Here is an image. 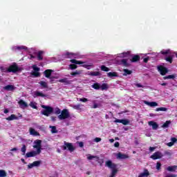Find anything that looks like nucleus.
<instances>
[{
    "mask_svg": "<svg viewBox=\"0 0 177 177\" xmlns=\"http://www.w3.org/2000/svg\"><path fill=\"white\" fill-rule=\"evenodd\" d=\"M105 166L108 167L111 169V176L109 177H115V175L118 173V169H117V165L115 163H113L111 160H107L105 162Z\"/></svg>",
    "mask_w": 177,
    "mask_h": 177,
    "instance_id": "nucleus-1",
    "label": "nucleus"
},
{
    "mask_svg": "<svg viewBox=\"0 0 177 177\" xmlns=\"http://www.w3.org/2000/svg\"><path fill=\"white\" fill-rule=\"evenodd\" d=\"M161 55H169L168 57H166L165 58V60H166V62H168L169 63L171 64L172 62H174V55H171V50L167 49L166 50H161L160 51Z\"/></svg>",
    "mask_w": 177,
    "mask_h": 177,
    "instance_id": "nucleus-2",
    "label": "nucleus"
},
{
    "mask_svg": "<svg viewBox=\"0 0 177 177\" xmlns=\"http://www.w3.org/2000/svg\"><path fill=\"white\" fill-rule=\"evenodd\" d=\"M41 107L44 109V110L41 111V114L46 115V117H49L53 113V108L52 106L42 105Z\"/></svg>",
    "mask_w": 177,
    "mask_h": 177,
    "instance_id": "nucleus-3",
    "label": "nucleus"
},
{
    "mask_svg": "<svg viewBox=\"0 0 177 177\" xmlns=\"http://www.w3.org/2000/svg\"><path fill=\"white\" fill-rule=\"evenodd\" d=\"M62 150H68L71 153H73L75 150V147L73 145L71 142H64V145L62 147Z\"/></svg>",
    "mask_w": 177,
    "mask_h": 177,
    "instance_id": "nucleus-4",
    "label": "nucleus"
},
{
    "mask_svg": "<svg viewBox=\"0 0 177 177\" xmlns=\"http://www.w3.org/2000/svg\"><path fill=\"white\" fill-rule=\"evenodd\" d=\"M58 118L60 120H67L70 118V113L68 109H63L61 112V114L58 115Z\"/></svg>",
    "mask_w": 177,
    "mask_h": 177,
    "instance_id": "nucleus-5",
    "label": "nucleus"
},
{
    "mask_svg": "<svg viewBox=\"0 0 177 177\" xmlns=\"http://www.w3.org/2000/svg\"><path fill=\"white\" fill-rule=\"evenodd\" d=\"M7 71L8 73H17L18 71H20V68H19V66L15 64L7 68Z\"/></svg>",
    "mask_w": 177,
    "mask_h": 177,
    "instance_id": "nucleus-6",
    "label": "nucleus"
},
{
    "mask_svg": "<svg viewBox=\"0 0 177 177\" xmlns=\"http://www.w3.org/2000/svg\"><path fill=\"white\" fill-rule=\"evenodd\" d=\"M158 71L160 75H165L168 73V68L162 65H160L158 66Z\"/></svg>",
    "mask_w": 177,
    "mask_h": 177,
    "instance_id": "nucleus-7",
    "label": "nucleus"
},
{
    "mask_svg": "<svg viewBox=\"0 0 177 177\" xmlns=\"http://www.w3.org/2000/svg\"><path fill=\"white\" fill-rule=\"evenodd\" d=\"M162 157H164V155L160 151H156L150 158L152 160H159V158H162Z\"/></svg>",
    "mask_w": 177,
    "mask_h": 177,
    "instance_id": "nucleus-8",
    "label": "nucleus"
},
{
    "mask_svg": "<svg viewBox=\"0 0 177 177\" xmlns=\"http://www.w3.org/2000/svg\"><path fill=\"white\" fill-rule=\"evenodd\" d=\"M58 82L65 84V85H71L73 80H68V79L67 77H65V78L60 79L59 80H58Z\"/></svg>",
    "mask_w": 177,
    "mask_h": 177,
    "instance_id": "nucleus-9",
    "label": "nucleus"
},
{
    "mask_svg": "<svg viewBox=\"0 0 177 177\" xmlns=\"http://www.w3.org/2000/svg\"><path fill=\"white\" fill-rule=\"evenodd\" d=\"M120 66H123L124 67H129L131 64L128 63V59H122L120 61Z\"/></svg>",
    "mask_w": 177,
    "mask_h": 177,
    "instance_id": "nucleus-10",
    "label": "nucleus"
},
{
    "mask_svg": "<svg viewBox=\"0 0 177 177\" xmlns=\"http://www.w3.org/2000/svg\"><path fill=\"white\" fill-rule=\"evenodd\" d=\"M52 73H53V70L46 69V71H44V74L46 78H50V75H52Z\"/></svg>",
    "mask_w": 177,
    "mask_h": 177,
    "instance_id": "nucleus-11",
    "label": "nucleus"
},
{
    "mask_svg": "<svg viewBox=\"0 0 177 177\" xmlns=\"http://www.w3.org/2000/svg\"><path fill=\"white\" fill-rule=\"evenodd\" d=\"M149 175L150 172H149V170L147 169H145L144 171L138 175V177H149Z\"/></svg>",
    "mask_w": 177,
    "mask_h": 177,
    "instance_id": "nucleus-12",
    "label": "nucleus"
},
{
    "mask_svg": "<svg viewBox=\"0 0 177 177\" xmlns=\"http://www.w3.org/2000/svg\"><path fill=\"white\" fill-rule=\"evenodd\" d=\"M34 97H46V95L40 91H35L34 93Z\"/></svg>",
    "mask_w": 177,
    "mask_h": 177,
    "instance_id": "nucleus-13",
    "label": "nucleus"
},
{
    "mask_svg": "<svg viewBox=\"0 0 177 177\" xmlns=\"http://www.w3.org/2000/svg\"><path fill=\"white\" fill-rule=\"evenodd\" d=\"M148 124L150 127H152V129L153 130L158 129V124H157V122L149 121Z\"/></svg>",
    "mask_w": 177,
    "mask_h": 177,
    "instance_id": "nucleus-14",
    "label": "nucleus"
},
{
    "mask_svg": "<svg viewBox=\"0 0 177 177\" xmlns=\"http://www.w3.org/2000/svg\"><path fill=\"white\" fill-rule=\"evenodd\" d=\"M145 104H147V106H149L150 107H156V106H158V104L156 102H149V101H145Z\"/></svg>",
    "mask_w": 177,
    "mask_h": 177,
    "instance_id": "nucleus-15",
    "label": "nucleus"
},
{
    "mask_svg": "<svg viewBox=\"0 0 177 177\" xmlns=\"http://www.w3.org/2000/svg\"><path fill=\"white\" fill-rule=\"evenodd\" d=\"M18 103H19L21 109H26V108L28 107V104H27V102H24V100H20Z\"/></svg>",
    "mask_w": 177,
    "mask_h": 177,
    "instance_id": "nucleus-16",
    "label": "nucleus"
},
{
    "mask_svg": "<svg viewBox=\"0 0 177 177\" xmlns=\"http://www.w3.org/2000/svg\"><path fill=\"white\" fill-rule=\"evenodd\" d=\"M118 158H119L120 160H125L127 158H129V156L127 154H124L121 152H119L118 153Z\"/></svg>",
    "mask_w": 177,
    "mask_h": 177,
    "instance_id": "nucleus-17",
    "label": "nucleus"
},
{
    "mask_svg": "<svg viewBox=\"0 0 177 177\" xmlns=\"http://www.w3.org/2000/svg\"><path fill=\"white\" fill-rule=\"evenodd\" d=\"M3 88L4 89V91H15V89H16V87L14 85H7L5 86L4 87H3Z\"/></svg>",
    "mask_w": 177,
    "mask_h": 177,
    "instance_id": "nucleus-18",
    "label": "nucleus"
},
{
    "mask_svg": "<svg viewBox=\"0 0 177 177\" xmlns=\"http://www.w3.org/2000/svg\"><path fill=\"white\" fill-rule=\"evenodd\" d=\"M35 156H37V151H32L26 153V158H30V157H35Z\"/></svg>",
    "mask_w": 177,
    "mask_h": 177,
    "instance_id": "nucleus-19",
    "label": "nucleus"
},
{
    "mask_svg": "<svg viewBox=\"0 0 177 177\" xmlns=\"http://www.w3.org/2000/svg\"><path fill=\"white\" fill-rule=\"evenodd\" d=\"M75 56H76L75 53H73L67 52L66 53L64 54V57H66V59H73L75 57Z\"/></svg>",
    "mask_w": 177,
    "mask_h": 177,
    "instance_id": "nucleus-20",
    "label": "nucleus"
},
{
    "mask_svg": "<svg viewBox=\"0 0 177 177\" xmlns=\"http://www.w3.org/2000/svg\"><path fill=\"white\" fill-rule=\"evenodd\" d=\"M35 145L33 146L34 149H37V148H39V147H42V146H41L42 140H35Z\"/></svg>",
    "mask_w": 177,
    "mask_h": 177,
    "instance_id": "nucleus-21",
    "label": "nucleus"
},
{
    "mask_svg": "<svg viewBox=\"0 0 177 177\" xmlns=\"http://www.w3.org/2000/svg\"><path fill=\"white\" fill-rule=\"evenodd\" d=\"M140 60V56L138 55H133L131 59V63H136V62H139Z\"/></svg>",
    "mask_w": 177,
    "mask_h": 177,
    "instance_id": "nucleus-22",
    "label": "nucleus"
},
{
    "mask_svg": "<svg viewBox=\"0 0 177 177\" xmlns=\"http://www.w3.org/2000/svg\"><path fill=\"white\" fill-rule=\"evenodd\" d=\"M30 135H32L33 136H39V133L38 131H35L33 128L29 129Z\"/></svg>",
    "mask_w": 177,
    "mask_h": 177,
    "instance_id": "nucleus-23",
    "label": "nucleus"
},
{
    "mask_svg": "<svg viewBox=\"0 0 177 177\" xmlns=\"http://www.w3.org/2000/svg\"><path fill=\"white\" fill-rule=\"evenodd\" d=\"M7 121H13V120H19V117L15 114H12L10 116L6 118Z\"/></svg>",
    "mask_w": 177,
    "mask_h": 177,
    "instance_id": "nucleus-24",
    "label": "nucleus"
},
{
    "mask_svg": "<svg viewBox=\"0 0 177 177\" xmlns=\"http://www.w3.org/2000/svg\"><path fill=\"white\" fill-rule=\"evenodd\" d=\"M177 166L174 165V166H169L167 168V171H169V172H175L176 171Z\"/></svg>",
    "mask_w": 177,
    "mask_h": 177,
    "instance_id": "nucleus-25",
    "label": "nucleus"
},
{
    "mask_svg": "<svg viewBox=\"0 0 177 177\" xmlns=\"http://www.w3.org/2000/svg\"><path fill=\"white\" fill-rule=\"evenodd\" d=\"M93 158H95L96 162H97V161H99V160H100V158L97 156L88 155V157H87V160H93Z\"/></svg>",
    "mask_w": 177,
    "mask_h": 177,
    "instance_id": "nucleus-26",
    "label": "nucleus"
},
{
    "mask_svg": "<svg viewBox=\"0 0 177 177\" xmlns=\"http://www.w3.org/2000/svg\"><path fill=\"white\" fill-rule=\"evenodd\" d=\"M71 63H73V64H84V62L82 61H78L77 59H73L70 60Z\"/></svg>",
    "mask_w": 177,
    "mask_h": 177,
    "instance_id": "nucleus-27",
    "label": "nucleus"
},
{
    "mask_svg": "<svg viewBox=\"0 0 177 177\" xmlns=\"http://www.w3.org/2000/svg\"><path fill=\"white\" fill-rule=\"evenodd\" d=\"M82 106L83 105L82 104H78L73 105L72 107L75 110H79L81 111V110H82V109H81V107H82Z\"/></svg>",
    "mask_w": 177,
    "mask_h": 177,
    "instance_id": "nucleus-28",
    "label": "nucleus"
},
{
    "mask_svg": "<svg viewBox=\"0 0 177 177\" xmlns=\"http://www.w3.org/2000/svg\"><path fill=\"white\" fill-rule=\"evenodd\" d=\"M44 55V51H39L37 53V59L41 61L44 60V57L42 56Z\"/></svg>",
    "mask_w": 177,
    "mask_h": 177,
    "instance_id": "nucleus-29",
    "label": "nucleus"
},
{
    "mask_svg": "<svg viewBox=\"0 0 177 177\" xmlns=\"http://www.w3.org/2000/svg\"><path fill=\"white\" fill-rule=\"evenodd\" d=\"M107 76L112 78V77H118V74L117 72H109L107 73Z\"/></svg>",
    "mask_w": 177,
    "mask_h": 177,
    "instance_id": "nucleus-30",
    "label": "nucleus"
},
{
    "mask_svg": "<svg viewBox=\"0 0 177 177\" xmlns=\"http://www.w3.org/2000/svg\"><path fill=\"white\" fill-rule=\"evenodd\" d=\"M91 86L93 89H96V91L100 89V84H99V83H94Z\"/></svg>",
    "mask_w": 177,
    "mask_h": 177,
    "instance_id": "nucleus-31",
    "label": "nucleus"
},
{
    "mask_svg": "<svg viewBox=\"0 0 177 177\" xmlns=\"http://www.w3.org/2000/svg\"><path fill=\"white\" fill-rule=\"evenodd\" d=\"M90 75H91L92 77H99V75H100V72L99 71L91 72Z\"/></svg>",
    "mask_w": 177,
    "mask_h": 177,
    "instance_id": "nucleus-32",
    "label": "nucleus"
},
{
    "mask_svg": "<svg viewBox=\"0 0 177 177\" xmlns=\"http://www.w3.org/2000/svg\"><path fill=\"white\" fill-rule=\"evenodd\" d=\"M21 151L22 153V156H26V151H27V147H26V145L22 146Z\"/></svg>",
    "mask_w": 177,
    "mask_h": 177,
    "instance_id": "nucleus-33",
    "label": "nucleus"
},
{
    "mask_svg": "<svg viewBox=\"0 0 177 177\" xmlns=\"http://www.w3.org/2000/svg\"><path fill=\"white\" fill-rule=\"evenodd\" d=\"M80 74H82V71H75V72H72L71 75L75 77V75H80Z\"/></svg>",
    "mask_w": 177,
    "mask_h": 177,
    "instance_id": "nucleus-34",
    "label": "nucleus"
},
{
    "mask_svg": "<svg viewBox=\"0 0 177 177\" xmlns=\"http://www.w3.org/2000/svg\"><path fill=\"white\" fill-rule=\"evenodd\" d=\"M171 124V120H167L162 125V128H168Z\"/></svg>",
    "mask_w": 177,
    "mask_h": 177,
    "instance_id": "nucleus-35",
    "label": "nucleus"
},
{
    "mask_svg": "<svg viewBox=\"0 0 177 177\" xmlns=\"http://www.w3.org/2000/svg\"><path fill=\"white\" fill-rule=\"evenodd\" d=\"M32 109H35V110H38V106H37V102H31L29 104Z\"/></svg>",
    "mask_w": 177,
    "mask_h": 177,
    "instance_id": "nucleus-36",
    "label": "nucleus"
},
{
    "mask_svg": "<svg viewBox=\"0 0 177 177\" xmlns=\"http://www.w3.org/2000/svg\"><path fill=\"white\" fill-rule=\"evenodd\" d=\"M100 88L102 91H107V89H109V86L107 85V84L104 83L101 85Z\"/></svg>",
    "mask_w": 177,
    "mask_h": 177,
    "instance_id": "nucleus-37",
    "label": "nucleus"
},
{
    "mask_svg": "<svg viewBox=\"0 0 177 177\" xmlns=\"http://www.w3.org/2000/svg\"><path fill=\"white\" fill-rule=\"evenodd\" d=\"M124 75H131L132 74V71H129V69H123Z\"/></svg>",
    "mask_w": 177,
    "mask_h": 177,
    "instance_id": "nucleus-38",
    "label": "nucleus"
},
{
    "mask_svg": "<svg viewBox=\"0 0 177 177\" xmlns=\"http://www.w3.org/2000/svg\"><path fill=\"white\" fill-rule=\"evenodd\" d=\"M131 55V52L130 51H127L125 53H122L121 54V57H129V55Z\"/></svg>",
    "mask_w": 177,
    "mask_h": 177,
    "instance_id": "nucleus-39",
    "label": "nucleus"
},
{
    "mask_svg": "<svg viewBox=\"0 0 177 177\" xmlns=\"http://www.w3.org/2000/svg\"><path fill=\"white\" fill-rule=\"evenodd\" d=\"M175 75H169L167 76L163 77V80H174Z\"/></svg>",
    "mask_w": 177,
    "mask_h": 177,
    "instance_id": "nucleus-40",
    "label": "nucleus"
},
{
    "mask_svg": "<svg viewBox=\"0 0 177 177\" xmlns=\"http://www.w3.org/2000/svg\"><path fill=\"white\" fill-rule=\"evenodd\" d=\"M50 128L51 129L52 133H57V129H56V126H50Z\"/></svg>",
    "mask_w": 177,
    "mask_h": 177,
    "instance_id": "nucleus-41",
    "label": "nucleus"
},
{
    "mask_svg": "<svg viewBox=\"0 0 177 177\" xmlns=\"http://www.w3.org/2000/svg\"><path fill=\"white\" fill-rule=\"evenodd\" d=\"M39 84L42 86V88H48V83H46V82L41 81Z\"/></svg>",
    "mask_w": 177,
    "mask_h": 177,
    "instance_id": "nucleus-42",
    "label": "nucleus"
},
{
    "mask_svg": "<svg viewBox=\"0 0 177 177\" xmlns=\"http://www.w3.org/2000/svg\"><path fill=\"white\" fill-rule=\"evenodd\" d=\"M101 70H102V71H105L106 73L110 71V68H109L108 67H106L104 65L101 66Z\"/></svg>",
    "mask_w": 177,
    "mask_h": 177,
    "instance_id": "nucleus-43",
    "label": "nucleus"
},
{
    "mask_svg": "<svg viewBox=\"0 0 177 177\" xmlns=\"http://www.w3.org/2000/svg\"><path fill=\"white\" fill-rule=\"evenodd\" d=\"M168 109L165 107H160V108H156V111H167Z\"/></svg>",
    "mask_w": 177,
    "mask_h": 177,
    "instance_id": "nucleus-44",
    "label": "nucleus"
},
{
    "mask_svg": "<svg viewBox=\"0 0 177 177\" xmlns=\"http://www.w3.org/2000/svg\"><path fill=\"white\" fill-rule=\"evenodd\" d=\"M41 160H37V161H35L33 162V166L34 167H39L41 165Z\"/></svg>",
    "mask_w": 177,
    "mask_h": 177,
    "instance_id": "nucleus-45",
    "label": "nucleus"
},
{
    "mask_svg": "<svg viewBox=\"0 0 177 177\" xmlns=\"http://www.w3.org/2000/svg\"><path fill=\"white\" fill-rule=\"evenodd\" d=\"M69 67L71 70H75L76 68H77L78 66H77V64H71L69 65Z\"/></svg>",
    "mask_w": 177,
    "mask_h": 177,
    "instance_id": "nucleus-46",
    "label": "nucleus"
},
{
    "mask_svg": "<svg viewBox=\"0 0 177 177\" xmlns=\"http://www.w3.org/2000/svg\"><path fill=\"white\" fill-rule=\"evenodd\" d=\"M7 175L6 171L5 170H0V177H6Z\"/></svg>",
    "mask_w": 177,
    "mask_h": 177,
    "instance_id": "nucleus-47",
    "label": "nucleus"
},
{
    "mask_svg": "<svg viewBox=\"0 0 177 177\" xmlns=\"http://www.w3.org/2000/svg\"><path fill=\"white\" fill-rule=\"evenodd\" d=\"M122 124L123 125H128L129 124V121L127 119H122Z\"/></svg>",
    "mask_w": 177,
    "mask_h": 177,
    "instance_id": "nucleus-48",
    "label": "nucleus"
},
{
    "mask_svg": "<svg viewBox=\"0 0 177 177\" xmlns=\"http://www.w3.org/2000/svg\"><path fill=\"white\" fill-rule=\"evenodd\" d=\"M32 68L34 70L35 72H38L39 71V68L37 66V65H33L32 66Z\"/></svg>",
    "mask_w": 177,
    "mask_h": 177,
    "instance_id": "nucleus-49",
    "label": "nucleus"
},
{
    "mask_svg": "<svg viewBox=\"0 0 177 177\" xmlns=\"http://www.w3.org/2000/svg\"><path fill=\"white\" fill-rule=\"evenodd\" d=\"M32 75H34V77H39V75H41V74L39 73V72H33L32 73Z\"/></svg>",
    "mask_w": 177,
    "mask_h": 177,
    "instance_id": "nucleus-50",
    "label": "nucleus"
},
{
    "mask_svg": "<svg viewBox=\"0 0 177 177\" xmlns=\"http://www.w3.org/2000/svg\"><path fill=\"white\" fill-rule=\"evenodd\" d=\"M156 169H158V171H160V169H161V163L160 162L156 163Z\"/></svg>",
    "mask_w": 177,
    "mask_h": 177,
    "instance_id": "nucleus-51",
    "label": "nucleus"
},
{
    "mask_svg": "<svg viewBox=\"0 0 177 177\" xmlns=\"http://www.w3.org/2000/svg\"><path fill=\"white\" fill-rule=\"evenodd\" d=\"M0 70L2 71V73H8V68H5L3 67H1Z\"/></svg>",
    "mask_w": 177,
    "mask_h": 177,
    "instance_id": "nucleus-52",
    "label": "nucleus"
},
{
    "mask_svg": "<svg viewBox=\"0 0 177 177\" xmlns=\"http://www.w3.org/2000/svg\"><path fill=\"white\" fill-rule=\"evenodd\" d=\"M80 102H82L83 103H86V102H88V99L87 98H80Z\"/></svg>",
    "mask_w": 177,
    "mask_h": 177,
    "instance_id": "nucleus-53",
    "label": "nucleus"
},
{
    "mask_svg": "<svg viewBox=\"0 0 177 177\" xmlns=\"http://www.w3.org/2000/svg\"><path fill=\"white\" fill-rule=\"evenodd\" d=\"M171 142H172L174 145H175V143L177 142V138H171Z\"/></svg>",
    "mask_w": 177,
    "mask_h": 177,
    "instance_id": "nucleus-54",
    "label": "nucleus"
},
{
    "mask_svg": "<svg viewBox=\"0 0 177 177\" xmlns=\"http://www.w3.org/2000/svg\"><path fill=\"white\" fill-rule=\"evenodd\" d=\"M37 149V151H36V153H37V154H41V147H39V148H36Z\"/></svg>",
    "mask_w": 177,
    "mask_h": 177,
    "instance_id": "nucleus-55",
    "label": "nucleus"
},
{
    "mask_svg": "<svg viewBox=\"0 0 177 177\" xmlns=\"http://www.w3.org/2000/svg\"><path fill=\"white\" fill-rule=\"evenodd\" d=\"M34 163H30L29 165H28V169H31V168H34Z\"/></svg>",
    "mask_w": 177,
    "mask_h": 177,
    "instance_id": "nucleus-56",
    "label": "nucleus"
},
{
    "mask_svg": "<svg viewBox=\"0 0 177 177\" xmlns=\"http://www.w3.org/2000/svg\"><path fill=\"white\" fill-rule=\"evenodd\" d=\"M149 60H150V57H147L144 58L143 62H144V63H147V62H149Z\"/></svg>",
    "mask_w": 177,
    "mask_h": 177,
    "instance_id": "nucleus-57",
    "label": "nucleus"
},
{
    "mask_svg": "<svg viewBox=\"0 0 177 177\" xmlns=\"http://www.w3.org/2000/svg\"><path fill=\"white\" fill-rule=\"evenodd\" d=\"M95 142H96L97 143H99V142H102V138H95Z\"/></svg>",
    "mask_w": 177,
    "mask_h": 177,
    "instance_id": "nucleus-58",
    "label": "nucleus"
},
{
    "mask_svg": "<svg viewBox=\"0 0 177 177\" xmlns=\"http://www.w3.org/2000/svg\"><path fill=\"white\" fill-rule=\"evenodd\" d=\"M114 122L122 124V120L115 119V120H114Z\"/></svg>",
    "mask_w": 177,
    "mask_h": 177,
    "instance_id": "nucleus-59",
    "label": "nucleus"
},
{
    "mask_svg": "<svg viewBox=\"0 0 177 177\" xmlns=\"http://www.w3.org/2000/svg\"><path fill=\"white\" fill-rule=\"evenodd\" d=\"M17 49H18V50H21V49H26V46H17Z\"/></svg>",
    "mask_w": 177,
    "mask_h": 177,
    "instance_id": "nucleus-60",
    "label": "nucleus"
},
{
    "mask_svg": "<svg viewBox=\"0 0 177 177\" xmlns=\"http://www.w3.org/2000/svg\"><path fill=\"white\" fill-rule=\"evenodd\" d=\"M135 86L137 88H143V85L140 84H135Z\"/></svg>",
    "mask_w": 177,
    "mask_h": 177,
    "instance_id": "nucleus-61",
    "label": "nucleus"
},
{
    "mask_svg": "<svg viewBox=\"0 0 177 177\" xmlns=\"http://www.w3.org/2000/svg\"><path fill=\"white\" fill-rule=\"evenodd\" d=\"M97 107H99V104L94 102L93 106V109H97Z\"/></svg>",
    "mask_w": 177,
    "mask_h": 177,
    "instance_id": "nucleus-62",
    "label": "nucleus"
},
{
    "mask_svg": "<svg viewBox=\"0 0 177 177\" xmlns=\"http://www.w3.org/2000/svg\"><path fill=\"white\" fill-rule=\"evenodd\" d=\"M60 113H62V111H60V109H57L56 111H55V114H60Z\"/></svg>",
    "mask_w": 177,
    "mask_h": 177,
    "instance_id": "nucleus-63",
    "label": "nucleus"
},
{
    "mask_svg": "<svg viewBox=\"0 0 177 177\" xmlns=\"http://www.w3.org/2000/svg\"><path fill=\"white\" fill-rule=\"evenodd\" d=\"M114 146H115V147H120V142H115V144H114Z\"/></svg>",
    "mask_w": 177,
    "mask_h": 177,
    "instance_id": "nucleus-64",
    "label": "nucleus"
}]
</instances>
